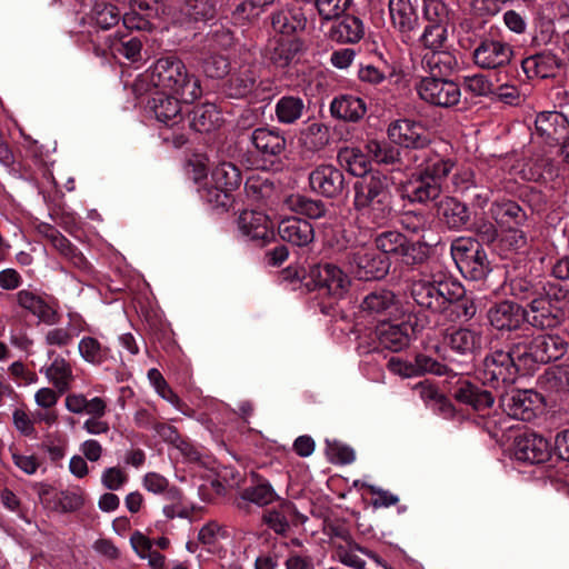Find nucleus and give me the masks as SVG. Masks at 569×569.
I'll use <instances>...</instances> for the list:
<instances>
[{
	"instance_id": "1",
	"label": "nucleus",
	"mask_w": 569,
	"mask_h": 569,
	"mask_svg": "<svg viewBox=\"0 0 569 569\" xmlns=\"http://www.w3.org/2000/svg\"><path fill=\"white\" fill-rule=\"evenodd\" d=\"M410 292L418 306L437 313L460 300L465 289L459 281L440 268H427L419 279L412 281Z\"/></svg>"
},
{
	"instance_id": "2",
	"label": "nucleus",
	"mask_w": 569,
	"mask_h": 569,
	"mask_svg": "<svg viewBox=\"0 0 569 569\" xmlns=\"http://www.w3.org/2000/svg\"><path fill=\"white\" fill-rule=\"evenodd\" d=\"M149 79L159 92L174 94L184 103H192L201 96L199 79L189 73L177 57L158 59L150 69Z\"/></svg>"
},
{
	"instance_id": "3",
	"label": "nucleus",
	"mask_w": 569,
	"mask_h": 569,
	"mask_svg": "<svg viewBox=\"0 0 569 569\" xmlns=\"http://www.w3.org/2000/svg\"><path fill=\"white\" fill-rule=\"evenodd\" d=\"M568 343L557 335L525 336L515 342L516 357L529 369L532 363H548L560 359Z\"/></svg>"
},
{
	"instance_id": "4",
	"label": "nucleus",
	"mask_w": 569,
	"mask_h": 569,
	"mask_svg": "<svg viewBox=\"0 0 569 569\" xmlns=\"http://www.w3.org/2000/svg\"><path fill=\"white\" fill-rule=\"evenodd\" d=\"M66 409L73 415H88L81 428L90 436L107 435L111 427L104 416L108 412V401L103 397L96 396L88 399L81 392L68 393L64 398Z\"/></svg>"
},
{
	"instance_id": "5",
	"label": "nucleus",
	"mask_w": 569,
	"mask_h": 569,
	"mask_svg": "<svg viewBox=\"0 0 569 569\" xmlns=\"http://www.w3.org/2000/svg\"><path fill=\"white\" fill-rule=\"evenodd\" d=\"M526 370L522 360L516 357L515 343L508 351L496 350L485 358L482 377L491 385H509L515 382L517 373Z\"/></svg>"
},
{
	"instance_id": "6",
	"label": "nucleus",
	"mask_w": 569,
	"mask_h": 569,
	"mask_svg": "<svg viewBox=\"0 0 569 569\" xmlns=\"http://www.w3.org/2000/svg\"><path fill=\"white\" fill-rule=\"evenodd\" d=\"M377 249L381 252L400 258L408 266L421 263L426 258V251L421 243L410 242L399 231L388 230L379 233L375 239Z\"/></svg>"
},
{
	"instance_id": "7",
	"label": "nucleus",
	"mask_w": 569,
	"mask_h": 569,
	"mask_svg": "<svg viewBox=\"0 0 569 569\" xmlns=\"http://www.w3.org/2000/svg\"><path fill=\"white\" fill-rule=\"evenodd\" d=\"M310 278L318 290L335 300L343 299L351 287V278L333 263H318L310 270Z\"/></svg>"
},
{
	"instance_id": "8",
	"label": "nucleus",
	"mask_w": 569,
	"mask_h": 569,
	"mask_svg": "<svg viewBox=\"0 0 569 569\" xmlns=\"http://www.w3.org/2000/svg\"><path fill=\"white\" fill-rule=\"evenodd\" d=\"M416 89L421 100L441 108L455 107L461 99L459 84L440 77H425Z\"/></svg>"
},
{
	"instance_id": "9",
	"label": "nucleus",
	"mask_w": 569,
	"mask_h": 569,
	"mask_svg": "<svg viewBox=\"0 0 569 569\" xmlns=\"http://www.w3.org/2000/svg\"><path fill=\"white\" fill-rule=\"evenodd\" d=\"M509 417L531 421L542 409V398L532 390H511L500 399Z\"/></svg>"
},
{
	"instance_id": "10",
	"label": "nucleus",
	"mask_w": 569,
	"mask_h": 569,
	"mask_svg": "<svg viewBox=\"0 0 569 569\" xmlns=\"http://www.w3.org/2000/svg\"><path fill=\"white\" fill-rule=\"evenodd\" d=\"M387 132L393 143L415 151L425 150L430 143V136L426 127L410 119L391 122Z\"/></svg>"
},
{
	"instance_id": "11",
	"label": "nucleus",
	"mask_w": 569,
	"mask_h": 569,
	"mask_svg": "<svg viewBox=\"0 0 569 569\" xmlns=\"http://www.w3.org/2000/svg\"><path fill=\"white\" fill-rule=\"evenodd\" d=\"M409 161L416 164V169L421 173L441 182L452 171L456 161L441 154L436 149H425L421 151L408 152Z\"/></svg>"
},
{
	"instance_id": "12",
	"label": "nucleus",
	"mask_w": 569,
	"mask_h": 569,
	"mask_svg": "<svg viewBox=\"0 0 569 569\" xmlns=\"http://www.w3.org/2000/svg\"><path fill=\"white\" fill-rule=\"evenodd\" d=\"M350 264L360 280L369 281L383 278L388 271L389 261L369 248H359L352 252Z\"/></svg>"
},
{
	"instance_id": "13",
	"label": "nucleus",
	"mask_w": 569,
	"mask_h": 569,
	"mask_svg": "<svg viewBox=\"0 0 569 569\" xmlns=\"http://www.w3.org/2000/svg\"><path fill=\"white\" fill-rule=\"evenodd\" d=\"M523 312L530 325L541 329L557 327L563 317L562 310L548 295L533 298Z\"/></svg>"
},
{
	"instance_id": "14",
	"label": "nucleus",
	"mask_w": 569,
	"mask_h": 569,
	"mask_svg": "<svg viewBox=\"0 0 569 569\" xmlns=\"http://www.w3.org/2000/svg\"><path fill=\"white\" fill-rule=\"evenodd\" d=\"M513 56L511 46L495 39L482 40L473 50L472 58L481 69H497L510 63Z\"/></svg>"
},
{
	"instance_id": "15",
	"label": "nucleus",
	"mask_w": 569,
	"mask_h": 569,
	"mask_svg": "<svg viewBox=\"0 0 569 569\" xmlns=\"http://www.w3.org/2000/svg\"><path fill=\"white\" fill-rule=\"evenodd\" d=\"M238 229L243 237L259 246H264L274 238L272 223L261 211L243 210L238 218Z\"/></svg>"
},
{
	"instance_id": "16",
	"label": "nucleus",
	"mask_w": 569,
	"mask_h": 569,
	"mask_svg": "<svg viewBox=\"0 0 569 569\" xmlns=\"http://www.w3.org/2000/svg\"><path fill=\"white\" fill-rule=\"evenodd\" d=\"M551 455L550 443L540 435L525 432L515 440L513 456L518 461L543 463Z\"/></svg>"
},
{
	"instance_id": "17",
	"label": "nucleus",
	"mask_w": 569,
	"mask_h": 569,
	"mask_svg": "<svg viewBox=\"0 0 569 569\" xmlns=\"http://www.w3.org/2000/svg\"><path fill=\"white\" fill-rule=\"evenodd\" d=\"M309 184L316 193L335 198L343 191L345 176L332 164H320L309 173Z\"/></svg>"
},
{
	"instance_id": "18",
	"label": "nucleus",
	"mask_w": 569,
	"mask_h": 569,
	"mask_svg": "<svg viewBox=\"0 0 569 569\" xmlns=\"http://www.w3.org/2000/svg\"><path fill=\"white\" fill-rule=\"evenodd\" d=\"M387 198H391L389 179L379 171L371 172L355 184L353 207Z\"/></svg>"
},
{
	"instance_id": "19",
	"label": "nucleus",
	"mask_w": 569,
	"mask_h": 569,
	"mask_svg": "<svg viewBox=\"0 0 569 569\" xmlns=\"http://www.w3.org/2000/svg\"><path fill=\"white\" fill-rule=\"evenodd\" d=\"M376 332L381 347L399 352L409 346L413 327L408 321H401L400 323L383 321L377 327Z\"/></svg>"
},
{
	"instance_id": "20",
	"label": "nucleus",
	"mask_w": 569,
	"mask_h": 569,
	"mask_svg": "<svg viewBox=\"0 0 569 569\" xmlns=\"http://www.w3.org/2000/svg\"><path fill=\"white\" fill-rule=\"evenodd\" d=\"M535 126L537 133L550 144L565 141L569 134V122L560 112H540L536 118Z\"/></svg>"
},
{
	"instance_id": "21",
	"label": "nucleus",
	"mask_w": 569,
	"mask_h": 569,
	"mask_svg": "<svg viewBox=\"0 0 569 569\" xmlns=\"http://www.w3.org/2000/svg\"><path fill=\"white\" fill-rule=\"evenodd\" d=\"M212 182L220 193L217 194V203L228 204L229 193L241 184V173L238 167L231 162H220L211 172Z\"/></svg>"
},
{
	"instance_id": "22",
	"label": "nucleus",
	"mask_w": 569,
	"mask_h": 569,
	"mask_svg": "<svg viewBox=\"0 0 569 569\" xmlns=\"http://www.w3.org/2000/svg\"><path fill=\"white\" fill-rule=\"evenodd\" d=\"M180 101L181 99L174 94L158 91L149 100V106L159 122L174 128L182 120Z\"/></svg>"
},
{
	"instance_id": "23",
	"label": "nucleus",
	"mask_w": 569,
	"mask_h": 569,
	"mask_svg": "<svg viewBox=\"0 0 569 569\" xmlns=\"http://www.w3.org/2000/svg\"><path fill=\"white\" fill-rule=\"evenodd\" d=\"M490 325L498 330H515L525 319L523 309L516 302L501 301L488 311Z\"/></svg>"
},
{
	"instance_id": "24",
	"label": "nucleus",
	"mask_w": 569,
	"mask_h": 569,
	"mask_svg": "<svg viewBox=\"0 0 569 569\" xmlns=\"http://www.w3.org/2000/svg\"><path fill=\"white\" fill-rule=\"evenodd\" d=\"M18 305L36 316L39 321L53 326L59 322L60 316L56 308L50 306L42 297L36 292L22 289L17 292Z\"/></svg>"
},
{
	"instance_id": "25",
	"label": "nucleus",
	"mask_w": 569,
	"mask_h": 569,
	"mask_svg": "<svg viewBox=\"0 0 569 569\" xmlns=\"http://www.w3.org/2000/svg\"><path fill=\"white\" fill-rule=\"evenodd\" d=\"M278 233L283 241L297 247H306L315 239L313 226L296 217L283 219L278 226Z\"/></svg>"
},
{
	"instance_id": "26",
	"label": "nucleus",
	"mask_w": 569,
	"mask_h": 569,
	"mask_svg": "<svg viewBox=\"0 0 569 569\" xmlns=\"http://www.w3.org/2000/svg\"><path fill=\"white\" fill-rule=\"evenodd\" d=\"M442 192V183L417 171L406 184V193L410 201L426 203L436 200Z\"/></svg>"
},
{
	"instance_id": "27",
	"label": "nucleus",
	"mask_w": 569,
	"mask_h": 569,
	"mask_svg": "<svg viewBox=\"0 0 569 569\" xmlns=\"http://www.w3.org/2000/svg\"><path fill=\"white\" fill-rule=\"evenodd\" d=\"M250 140L257 151L264 157H277L286 149V138L278 128H257L251 132Z\"/></svg>"
},
{
	"instance_id": "28",
	"label": "nucleus",
	"mask_w": 569,
	"mask_h": 569,
	"mask_svg": "<svg viewBox=\"0 0 569 569\" xmlns=\"http://www.w3.org/2000/svg\"><path fill=\"white\" fill-rule=\"evenodd\" d=\"M422 68L430 72L431 77H446L455 72L459 62L453 51L446 48L427 51L422 56Z\"/></svg>"
},
{
	"instance_id": "29",
	"label": "nucleus",
	"mask_w": 569,
	"mask_h": 569,
	"mask_svg": "<svg viewBox=\"0 0 569 569\" xmlns=\"http://www.w3.org/2000/svg\"><path fill=\"white\" fill-rule=\"evenodd\" d=\"M388 9L392 26L408 34L418 27V14L411 0H389Z\"/></svg>"
},
{
	"instance_id": "30",
	"label": "nucleus",
	"mask_w": 569,
	"mask_h": 569,
	"mask_svg": "<svg viewBox=\"0 0 569 569\" xmlns=\"http://www.w3.org/2000/svg\"><path fill=\"white\" fill-rule=\"evenodd\" d=\"M330 112L333 118L348 122H357L367 112L365 101L352 94L336 97L330 103Z\"/></svg>"
},
{
	"instance_id": "31",
	"label": "nucleus",
	"mask_w": 569,
	"mask_h": 569,
	"mask_svg": "<svg viewBox=\"0 0 569 569\" xmlns=\"http://www.w3.org/2000/svg\"><path fill=\"white\" fill-rule=\"evenodd\" d=\"M271 24L277 32L292 34L306 28L307 18L301 8L284 7L272 13Z\"/></svg>"
},
{
	"instance_id": "32",
	"label": "nucleus",
	"mask_w": 569,
	"mask_h": 569,
	"mask_svg": "<svg viewBox=\"0 0 569 569\" xmlns=\"http://www.w3.org/2000/svg\"><path fill=\"white\" fill-rule=\"evenodd\" d=\"M437 213L448 228L455 230L465 227L469 220L466 204L452 197H445L437 203Z\"/></svg>"
},
{
	"instance_id": "33",
	"label": "nucleus",
	"mask_w": 569,
	"mask_h": 569,
	"mask_svg": "<svg viewBox=\"0 0 569 569\" xmlns=\"http://www.w3.org/2000/svg\"><path fill=\"white\" fill-rule=\"evenodd\" d=\"M360 308L369 315L392 316L399 310L396 296L387 289L375 290L368 293L363 298Z\"/></svg>"
},
{
	"instance_id": "34",
	"label": "nucleus",
	"mask_w": 569,
	"mask_h": 569,
	"mask_svg": "<svg viewBox=\"0 0 569 569\" xmlns=\"http://www.w3.org/2000/svg\"><path fill=\"white\" fill-rule=\"evenodd\" d=\"M453 397L459 402L469 405L478 411L490 408L495 402L491 392L482 390L468 381H461L455 388Z\"/></svg>"
},
{
	"instance_id": "35",
	"label": "nucleus",
	"mask_w": 569,
	"mask_h": 569,
	"mask_svg": "<svg viewBox=\"0 0 569 569\" xmlns=\"http://www.w3.org/2000/svg\"><path fill=\"white\" fill-rule=\"evenodd\" d=\"M41 372L59 393L67 392L74 379L71 365L60 356H57L49 366L42 368Z\"/></svg>"
},
{
	"instance_id": "36",
	"label": "nucleus",
	"mask_w": 569,
	"mask_h": 569,
	"mask_svg": "<svg viewBox=\"0 0 569 569\" xmlns=\"http://www.w3.org/2000/svg\"><path fill=\"white\" fill-rule=\"evenodd\" d=\"M357 220L360 223L383 226L391 217V198L369 202L367 206H356Z\"/></svg>"
},
{
	"instance_id": "37",
	"label": "nucleus",
	"mask_w": 569,
	"mask_h": 569,
	"mask_svg": "<svg viewBox=\"0 0 569 569\" xmlns=\"http://www.w3.org/2000/svg\"><path fill=\"white\" fill-rule=\"evenodd\" d=\"M278 498L270 482L262 477L252 473V483L241 491V499L263 507L272 503Z\"/></svg>"
},
{
	"instance_id": "38",
	"label": "nucleus",
	"mask_w": 569,
	"mask_h": 569,
	"mask_svg": "<svg viewBox=\"0 0 569 569\" xmlns=\"http://www.w3.org/2000/svg\"><path fill=\"white\" fill-rule=\"evenodd\" d=\"M141 49L142 43L138 38L124 40L123 36L116 33L114 36L107 37L103 51L112 57L121 56L136 61L140 57Z\"/></svg>"
},
{
	"instance_id": "39",
	"label": "nucleus",
	"mask_w": 569,
	"mask_h": 569,
	"mask_svg": "<svg viewBox=\"0 0 569 569\" xmlns=\"http://www.w3.org/2000/svg\"><path fill=\"white\" fill-rule=\"evenodd\" d=\"M221 123V114L212 103H203L193 108L190 127L198 132H210Z\"/></svg>"
},
{
	"instance_id": "40",
	"label": "nucleus",
	"mask_w": 569,
	"mask_h": 569,
	"mask_svg": "<svg viewBox=\"0 0 569 569\" xmlns=\"http://www.w3.org/2000/svg\"><path fill=\"white\" fill-rule=\"evenodd\" d=\"M299 50V44L293 40L273 39L264 49V57L276 67H287Z\"/></svg>"
},
{
	"instance_id": "41",
	"label": "nucleus",
	"mask_w": 569,
	"mask_h": 569,
	"mask_svg": "<svg viewBox=\"0 0 569 569\" xmlns=\"http://www.w3.org/2000/svg\"><path fill=\"white\" fill-rule=\"evenodd\" d=\"M328 141V127L319 122L310 123L302 129L298 136L299 146L303 150L312 153L323 149Z\"/></svg>"
},
{
	"instance_id": "42",
	"label": "nucleus",
	"mask_w": 569,
	"mask_h": 569,
	"mask_svg": "<svg viewBox=\"0 0 569 569\" xmlns=\"http://www.w3.org/2000/svg\"><path fill=\"white\" fill-rule=\"evenodd\" d=\"M51 246L74 268L84 273L91 272L92 267L90 262L86 259L83 253L74 244H72L71 241L67 239L61 232H59V234L56 236V238H53Z\"/></svg>"
},
{
	"instance_id": "43",
	"label": "nucleus",
	"mask_w": 569,
	"mask_h": 569,
	"mask_svg": "<svg viewBox=\"0 0 569 569\" xmlns=\"http://www.w3.org/2000/svg\"><path fill=\"white\" fill-rule=\"evenodd\" d=\"M365 36L363 22L355 16H346L331 29V38L341 42L356 43Z\"/></svg>"
},
{
	"instance_id": "44",
	"label": "nucleus",
	"mask_w": 569,
	"mask_h": 569,
	"mask_svg": "<svg viewBox=\"0 0 569 569\" xmlns=\"http://www.w3.org/2000/svg\"><path fill=\"white\" fill-rule=\"evenodd\" d=\"M491 217L501 226H519L526 219V213L515 201L495 202L490 208Z\"/></svg>"
},
{
	"instance_id": "45",
	"label": "nucleus",
	"mask_w": 569,
	"mask_h": 569,
	"mask_svg": "<svg viewBox=\"0 0 569 569\" xmlns=\"http://www.w3.org/2000/svg\"><path fill=\"white\" fill-rule=\"evenodd\" d=\"M338 160L341 166L356 177H363L370 170V160L358 148L346 147L338 152Z\"/></svg>"
},
{
	"instance_id": "46",
	"label": "nucleus",
	"mask_w": 569,
	"mask_h": 569,
	"mask_svg": "<svg viewBox=\"0 0 569 569\" xmlns=\"http://www.w3.org/2000/svg\"><path fill=\"white\" fill-rule=\"evenodd\" d=\"M447 345L458 353L468 355L480 348L481 337L470 329H457L446 336Z\"/></svg>"
},
{
	"instance_id": "47",
	"label": "nucleus",
	"mask_w": 569,
	"mask_h": 569,
	"mask_svg": "<svg viewBox=\"0 0 569 569\" xmlns=\"http://www.w3.org/2000/svg\"><path fill=\"white\" fill-rule=\"evenodd\" d=\"M78 350L81 358L91 365H101L111 358L110 348L93 337L80 339Z\"/></svg>"
},
{
	"instance_id": "48",
	"label": "nucleus",
	"mask_w": 569,
	"mask_h": 569,
	"mask_svg": "<svg viewBox=\"0 0 569 569\" xmlns=\"http://www.w3.org/2000/svg\"><path fill=\"white\" fill-rule=\"evenodd\" d=\"M305 109L301 98L283 96L276 103V116L280 123L291 124L302 117Z\"/></svg>"
},
{
	"instance_id": "49",
	"label": "nucleus",
	"mask_w": 569,
	"mask_h": 569,
	"mask_svg": "<svg viewBox=\"0 0 569 569\" xmlns=\"http://www.w3.org/2000/svg\"><path fill=\"white\" fill-rule=\"evenodd\" d=\"M256 84V73L250 67H243L232 73L228 80L227 91L230 97L241 98L248 94Z\"/></svg>"
},
{
	"instance_id": "50",
	"label": "nucleus",
	"mask_w": 569,
	"mask_h": 569,
	"mask_svg": "<svg viewBox=\"0 0 569 569\" xmlns=\"http://www.w3.org/2000/svg\"><path fill=\"white\" fill-rule=\"evenodd\" d=\"M465 278L473 281L482 280L490 271L486 251L481 248L459 268Z\"/></svg>"
},
{
	"instance_id": "51",
	"label": "nucleus",
	"mask_w": 569,
	"mask_h": 569,
	"mask_svg": "<svg viewBox=\"0 0 569 569\" xmlns=\"http://www.w3.org/2000/svg\"><path fill=\"white\" fill-rule=\"evenodd\" d=\"M288 203L293 211L310 219L321 218L326 213V206L321 200L311 199L306 196H291Z\"/></svg>"
},
{
	"instance_id": "52",
	"label": "nucleus",
	"mask_w": 569,
	"mask_h": 569,
	"mask_svg": "<svg viewBox=\"0 0 569 569\" xmlns=\"http://www.w3.org/2000/svg\"><path fill=\"white\" fill-rule=\"evenodd\" d=\"M555 59L551 56L536 54L522 61V69L529 78H548L553 72Z\"/></svg>"
},
{
	"instance_id": "53",
	"label": "nucleus",
	"mask_w": 569,
	"mask_h": 569,
	"mask_svg": "<svg viewBox=\"0 0 569 569\" xmlns=\"http://www.w3.org/2000/svg\"><path fill=\"white\" fill-rule=\"evenodd\" d=\"M91 21L102 30H107L118 24L120 11L111 3L97 2L90 13Z\"/></svg>"
},
{
	"instance_id": "54",
	"label": "nucleus",
	"mask_w": 569,
	"mask_h": 569,
	"mask_svg": "<svg viewBox=\"0 0 569 569\" xmlns=\"http://www.w3.org/2000/svg\"><path fill=\"white\" fill-rule=\"evenodd\" d=\"M295 507L289 502L280 505L279 509L269 510L263 515V521L278 535H284L289 530L288 515Z\"/></svg>"
},
{
	"instance_id": "55",
	"label": "nucleus",
	"mask_w": 569,
	"mask_h": 569,
	"mask_svg": "<svg viewBox=\"0 0 569 569\" xmlns=\"http://www.w3.org/2000/svg\"><path fill=\"white\" fill-rule=\"evenodd\" d=\"M366 148L370 157L377 163L393 164L399 160L400 157V151L386 142L371 140L367 143Z\"/></svg>"
},
{
	"instance_id": "56",
	"label": "nucleus",
	"mask_w": 569,
	"mask_h": 569,
	"mask_svg": "<svg viewBox=\"0 0 569 569\" xmlns=\"http://www.w3.org/2000/svg\"><path fill=\"white\" fill-rule=\"evenodd\" d=\"M480 249L481 246L478 241L471 238L460 237L452 241L450 251L457 268H459Z\"/></svg>"
},
{
	"instance_id": "57",
	"label": "nucleus",
	"mask_w": 569,
	"mask_h": 569,
	"mask_svg": "<svg viewBox=\"0 0 569 569\" xmlns=\"http://www.w3.org/2000/svg\"><path fill=\"white\" fill-rule=\"evenodd\" d=\"M447 37V24H428L420 41L427 51H432L445 48Z\"/></svg>"
},
{
	"instance_id": "58",
	"label": "nucleus",
	"mask_w": 569,
	"mask_h": 569,
	"mask_svg": "<svg viewBox=\"0 0 569 569\" xmlns=\"http://www.w3.org/2000/svg\"><path fill=\"white\" fill-rule=\"evenodd\" d=\"M423 18L429 24H448L449 10L442 0H423Z\"/></svg>"
},
{
	"instance_id": "59",
	"label": "nucleus",
	"mask_w": 569,
	"mask_h": 569,
	"mask_svg": "<svg viewBox=\"0 0 569 569\" xmlns=\"http://www.w3.org/2000/svg\"><path fill=\"white\" fill-rule=\"evenodd\" d=\"M462 86L466 91L475 97H486L493 93V83L482 73L463 77Z\"/></svg>"
},
{
	"instance_id": "60",
	"label": "nucleus",
	"mask_w": 569,
	"mask_h": 569,
	"mask_svg": "<svg viewBox=\"0 0 569 569\" xmlns=\"http://www.w3.org/2000/svg\"><path fill=\"white\" fill-rule=\"evenodd\" d=\"M277 0H242L234 13L243 19L252 20L260 17Z\"/></svg>"
},
{
	"instance_id": "61",
	"label": "nucleus",
	"mask_w": 569,
	"mask_h": 569,
	"mask_svg": "<svg viewBox=\"0 0 569 569\" xmlns=\"http://www.w3.org/2000/svg\"><path fill=\"white\" fill-rule=\"evenodd\" d=\"M350 4L351 0H316L318 13L325 20L339 18Z\"/></svg>"
},
{
	"instance_id": "62",
	"label": "nucleus",
	"mask_w": 569,
	"mask_h": 569,
	"mask_svg": "<svg viewBox=\"0 0 569 569\" xmlns=\"http://www.w3.org/2000/svg\"><path fill=\"white\" fill-rule=\"evenodd\" d=\"M327 456L329 460L333 463L348 465L355 461L356 455L355 451L338 441H328L327 440Z\"/></svg>"
},
{
	"instance_id": "63",
	"label": "nucleus",
	"mask_w": 569,
	"mask_h": 569,
	"mask_svg": "<svg viewBox=\"0 0 569 569\" xmlns=\"http://www.w3.org/2000/svg\"><path fill=\"white\" fill-rule=\"evenodd\" d=\"M128 475L120 467L106 468L101 473L102 486L111 491L121 489L128 482Z\"/></svg>"
},
{
	"instance_id": "64",
	"label": "nucleus",
	"mask_w": 569,
	"mask_h": 569,
	"mask_svg": "<svg viewBox=\"0 0 569 569\" xmlns=\"http://www.w3.org/2000/svg\"><path fill=\"white\" fill-rule=\"evenodd\" d=\"M202 69L210 78H222L229 71V61L222 54H211L204 59Z\"/></svg>"
}]
</instances>
